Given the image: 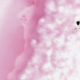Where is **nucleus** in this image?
<instances>
[{
	"instance_id": "obj_1",
	"label": "nucleus",
	"mask_w": 80,
	"mask_h": 80,
	"mask_svg": "<svg viewBox=\"0 0 80 80\" xmlns=\"http://www.w3.org/2000/svg\"><path fill=\"white\" fill-rule=\"evenodd\" d=\"M77 23L78 25H80V22L79 21L77 22Z\"/></svg>"
}]
</instances>
